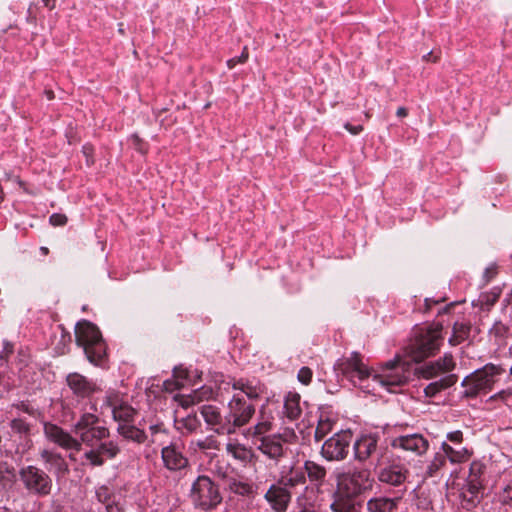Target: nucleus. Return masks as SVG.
Returning <instances> with one entry per match:
<instances>
[{"instance_id": "nucleus-1", "label": "nucleus", "mask_w": 512, "mask_h": 512, "mask_svg": "<svg viewBox=\"0 0 512 512\" xmlns=\"http://www.w3.org/2000/svg\"><path fill=\"white\" fill-rule=\"evenodd\" d=\"M443 323L433 321L425 326H415L412 332L408 353L414 362H422L434 356L443 343Z\"/></svg>"}, {"instance_id": "nucleus-2", "label": "nucleus", "mask_w": 512, "mask_h": 512, "mask_svg": "<svg viewBox=\"0 0 512 512\" xmlns=\"http://www.w3.org/2000/svg\"><path fill=\"white\" fill-rule=\"evenodd\" d=\"M75 340L82 347L87 360L94 366L104 367L108 361L107 345L99 328L82 320L75 327Z\"/></svg>"}, {"instance_id": "nucleus-3", "label": "nucleus", "mask_w": 512, "mask_h": 512, "mask_svg": "<svg viewBox=\"0 0 512 512\" xmlns=\"http://www.w3.org/2000/svg\"><path fill=\"white\" fill-rule=\"evenodd\" d=\"M337 495L355 499L372 490L374 478L368 468H353L336 476Z\"/></svg>"}, {"instance_id": "nucleus-4", "label": "nucleus", "mask_w": 512, "mask_h": 512, "mask_svg": "<svg viewBox=\"0 0 512 512\" xmlns=\"http://www.w3.org/2000/svg\"><path fill=\"white\" fill-rule=\"evenodd\" d=\"M504 372L498 365L486 364L483 368L478 369L466 376L461 385L465 388L462 397L473 399L480 394H486L493 389L496 377Z\"/></svg>"}, {"instance_id": "nucleus-5", "label": "nucleus", "mask_w": 512, "mask_h": 512, "mask_svg": "<svg viewBox=\"0 0 512 512\" xmlns=\"http://www.w3.org/2000/svg\"><path fill=\"white\" fill-rule=\"evenodd\" d=\"M18 480L30 496L47 497L53 489L52 477L45 470L35 466H23L18 471Z\"/></svg>"}, {"instance_id": "nucleus-6", "label": "nucleus", "mask_w": 512, "mask_h": 512, "mask_svg": "<svg viewBox=\"0 0 512 512\" xmlns=\"http://www.w3.org/2000/svg\"><path fill=\"white\" fill-rule=\"evenodd\" d=\"M379 442L380 436L376 433L358 436L352 445L354 460L363 465H374L377 469L387 451Z\"/></svg>"}, {"instance_id": "nucleus-7", "label": "nucleus", "mask_w": 512, "mask_h": 512, "mask_svg": "<svg viewBox=\"0 0 512 512\" xmlns=\"http://www.w3.org/2000/svg\"><path fill=\"white\" fill-rule=\"evenodd\" d=\"M74 433L79 437L81 447L85 445L88 448L95 446L99 441L106 440L110 436L107 427L100 425V419L97 415L89 412L83 413L79 420L74 424Z\"/></svg>"}, {"instance_id": "nucleus-8", "label": "nucleus", "mask_w": 512, "mask_h": 512, "mask_svg": "<svg viewBox=\"0 0 512 512\" xmlns=\"http://www.w3.org/2000/svg\"><path fill=\"white\" fill-rule=\"evenodd\" d=\"M189 497L196 508L204 511L212 510L222 502L218 485L206 475L198 476L193 482Z\"/></svg>"}, {"instance_id": "nucleus-9", "label": "nucleus", "mask_w": 512, "mask_h": 512, "mask_svg": "<svg viewBox=\"0 0 512 512\" xmlns=\"http://www.w3.org/2000/svg\"><path fill=\"white\" fill-rule=\"evenodd\" d=\"M410 376L409 363L396 357L394 360L387 361L382 373L374 375L373 380L389 392H395V388L405 385Z\"/></svg>"}, {"instance_id": "nucleus-10", "label": "nucleus", "mask_w": 512, "mask_h": 512, "mask_svg": "<svg viewBox=\"0 0 512 512\" xmlns=\"http://www.w3.org/2000/svg\"><path fill=\"white\" fill-rule=\"evenodd\" d=\"M353 434L350 430H341L334 433L322 444L320 454L330 462H340L347 458Z\"/></svg>"}, {"instance_id": "nucleus-11", "label": "nucleus", "mask_w": 512, "mask_h": 512, "mask_svg": "<svg viewBox=\"0 0 512 512\" xmlns=\"http://www.w3.org/2000/svg\"><path fill=\"white\" fill-rule=\"evenodd\" d=\"M255 414V406L247 402L243 397L235 394L228 403V411L226 413V419L229 420V434L236 432L238 428H241L249 423L253 415Z\"/></svg>"}, {"instance_id": "nucleus-12", "label": "nucleus", "mask_w": 512, "mask_h": 512, "mask_svg": "<svg viewBox=\"0 0 512 512\" xmlns=\"http://www.w3.org/2000/svg\"><path fill=\"white\" fill-rule=\"evenodd\" d=\"M375 470L380 483L393 487L404 485L410 475L409 469L401 462H391L386 465L381 462Z\"/></svg>"}, {"instance_id": "nucleus-13", "label": "nucleus", "mask_w": 512, "mask_h": 512, "mask_svg": "<svg viewBox=\"0 0 512 512\" xmlns=\"http://www.w3.org/2000/svg\"><path fill=\"white\" fill-rule=\"evenodd\" d=\"M65 381L77 399H90L94 394L102 391L96 381L78 372L69 373Z\"/></svg>"}, {"instance_id": "nucleus-14", "label": "nucleus", "mask_w": 512, "mask_h": 512, "mask_svg": "<svg viewBox=\"0 0 512 512\" xmlns=\"http://www.w3.org/2000/svg\"><path fill=\"white\" fill-rule=\"evenodd\" d=\"M104 405L112 410V417L119 424L134 422L137 411L125 402L118 392H108L104 398Z\"/></svg>"}, {"instance_id": "nucleus-15", "label": "nucleus", "mask_w": 512, "mask_h": 512, "mask_svg": "<svg viewBox=\"0 0 512 512\" xmlns=\"http://www.w3.org/2000/svg\"><path fill=\"white\" fill-rule=\"evenodd\" d=\"M120 453V447L114 441H99L83 455L92 467H101L106 459H114Z\"/></svg>"}, {"instance_id": "nucleus-16", "label": "nucleus", "mask_w": 512, "mask_h": 512, "mask_svg": "<svg viewBox=\"0 0 512 512\" xmlns=\"http://www.w3.org/2000/svg\"><path fill=\"white\" fill-rule=\"evenodd\" d=\"M264 499L273 512H286L292 499V491L279 480L268 488Z\"/></svg>"}, {"instance_id": "nucleus-17", "label": "nucleus", "mask_w": 512, "mask_h": 512, "mask_svg": "<svg viewBox=\"0 0 512 512\" xmlns=\"http://www.w3.org/2000/svg\"><path fill=\"white\" fill-rule=\"evenodd\" d=\"M44 434L49 441L57 444L62 449L75 452L81 451V443H79L78 439L56 424L45 423Z\"/></svg>"}, {"instance_id": "nucleus-18", "label": "nucleus", "mask_w": 512, "mask_h": 512, "mask_svg": "<svg viewBox=\"0 0 512 512\" xmlns=\"http://www.w3.org/2000/svg\"><path fill=\"white\" fill-rule=\"evenodd\" d=\"M391 446L421 456L428 451L429 441L422 434L414 433L393 438Z\"/></svg>"}, {"instance_id": "nucleus-19", "label": "nucleus", "mask_w": 512, "mask_h": 512, "mask_svg": "<svg viewBox=\"0 0 512 512\" xmlns=\"http://www.w3.org/2000/svg\"><path fill=\"white\" fill-rule=\"evenodd\" d=\"M205 423L218 435L229 434V427H231L226 419V415L222 416L220 409L211 404L202 405L199 408Z\"/></svg>"}, {"instance_id": "nucleus-20", "label": "nucleus", "mask_w": 512, "mask_h": 512, "mask_svg": "<svg viewBox=\"0 0 512 512\" xmlns=\"http://www.w3.org/2000/svg\"><path fill=\"white\" fill-rule=\"evenodd\" d=\"M39 456L57 479L64 478L70 473L69 465L60 453L43 449L39 452Z\"/></svg>"}, {"instance_id": "nucleus-21", "label": "nucleus", "mask_w": 512, "mask_h": 512, "mask_svg": "<svg viewBox=\"0 0 512 512\" xmlns=\"http://www.w3.org/2000/svg\"><path fill=\"white\" fill-rule=\"evenodd\" d=\"M164 467L170 471H179L189 465V460L176 445H168L161 450Z\"/></svg>"}, {"instance_id": "nucleus-22", "label": "nucleus", "mask_w": 512, "mask_h": 512, "mask_svg": "<svg viewBox=\"0 0 512 512\" xmlns=\"http://www.w3.org/2000/svg\"><path fill=\"white\" fill-rule=\"evenodd\" d=\"M483 490L484 487L481 480L475 477L468 478L467 484L462 491V507L466 510L476 507L482 498L481 493Z\"/></svg>"}, {"instance_id": "nucleus-23", "label": "nucleus", "mask_w": 512, "mask_h": 512, "mask_svg": "<svg viewBox=\"0 0 512 512\" xmlns=\"http://www.w3.org/2000/svg\"><path fill=\"white\" fill-rule=\"evenodd\" d=\"M283 442L284 440L281 435L261 437L258 449L270 459L279 461L285 456Z\"/></svg>"}, {"instance_id": "nucleus-24", "label": "nucleus", "mask_w": 512, "mask_h": 512, "mask_svg": "<svg viewBox=\"0 0 512 512\" xmlns=\"http://www.w3.org/2000/svg\"><path fill=\"white\" fill-rule=\"evenodd\" d=\"M401 500V496H374L366 502V510L367 512H398Z\"/></svg>"}, {"instance_id": "nucleus-25", "label": "nucleus", "mask_w": 512, "mask_h": 512, "mask_svg": "<svg viewBox=\"0 0 512 512\" xmlns=\"http://www.w3.org/2000/svg\"><path fill=\"white\" fill-rule=\"evenodd\" d=\"M218 475L225 480L227 488L232 493L249 498L256 495V488L252 483L228 476L226 473L219 472Z\"/></svg>"}, {"instance_id": "nucleus-26", "label": "nucleus", "mask_w": 512, "mask_h": 512, "mask_svg": "<svg viewBox=\"0 0 512 512\" xmlns=\"http://www.w3.org/2000/svg\"><path fill=\"white\" fill-rule=\"evenodd\" d=\"M344 372L347 375H357L359 380H363L369 377V370L363 364L361 355L358 352H353L351 357L345 362Z\"/></svg>"}, {"instance_id": "nucleus-27", "label": "nucleus", "mask_w": 512, "mask_h": 512, "mask_svg": "<svg viewBox=\"0 0 512 512\" xmlns=\"http://www.w3.org/2000/svg\"><path fill=\"white\" fill-rule=\"evenodd\" d=\"M458 381V376L456 374H447L441 377L438 380H435L428 384L424 388V394L426 397L432 398L435 397L440 392L452 387Z\"/></svg>"}, {"instance_id": "nucleus-28", "label": "nucleus", "mask_w": 512, "mask_h": 512, "mask_svg": "<svg viewBox=\"0 0 512 512\" xmlns=\"http://www.w3.org/2000/svg\"><path fill=\"white\" fill-rule=\"evenodd\" d=\"M117 433L124 439L133 441L137 444H143L147 440L145 431L131 423L118 424Z\"/></svg>"}, {"instance_id": "nucleus-29", "label": "nucleus", "mask_w": 512, "mask_h": 512, "mask_svg": "<svg viewBox=\"0 0 512 512\" xmlns=\"http://www.w3.org/2000/svg\"><path fill=\"white\" fill-rule=\"evenodd\" d=\"M442 456L447 461L449 460L452 464H461L469 460L471 453L465 447L461 449H455L447 442L441 444Z\"/></svg>"}, {"instance_id": "nucleus-30", "label": "nucleus", "mask_w": 512, "mask_h": 512, "mask_svg": "<svg viewBox=\"0 0 512 512\" xmlns=\"http://www.w3.org/2000/svg\"><path fill=\"white\" fill-rule=\"evenodd\" d=\"M300 400L301 396L294 392H289L285 397L284 415L290 421L297 420L302 414Z\"/></svg>"}, {"instance_id": "nucleus-31", "label": "nucleus", "mask_w": 512, "mask_h": 512, "mask_svg": "<svg viewBox=\"0 0 512 512\" xmlns=\"http://www.w3.org/2000/svg\"><path fill=\"white\" fill-rule=\"evenodd\" d=\"M304 470L309 480L317 487H321L326 479L327 471L326 468L315 461L307 460L304 463Z\"/></svg>"}, {"instance_id": "nucleus-32", "label": "nucleus", "mask_w": 512, "mask_h": 512, "mask_svg": "<svg viewBox=\"0 0 512 512\" xmlns=\"http://www.w3.org/2000/svg\"><path fill=\"white\" fill-rule=\"evenodd\" d=\"M472 325L470 322H454L452 326V335L448 340L451 346H457L466 341L471 333Z\"/></svg>"}, {"instance_id": "nucleus-33", "label": "nucleus", "mask_w": 512, "mask_h": 512, "mask_svg": "<svg viewBox=\"0 0 512 512\" xmlns=\"http://www.w3.org/2000/svg\"><path fill=\"white\" fill-rule=\"evenodd\" d=\"M232 388L241 391L251 400L258 399L263 393V389L260 385L245 379H234Z\"/></svg>"}, {"instance_id": "nucleus-34", "label": "nucleus", "mask_w": 512, "mask_h": 512, "mask_svg": "<svg viewBox=\"0 0 512 512\" xmlns=\"http://www.w3.org/2000/svg\"><path fill=\"white\" fill-rule=\"evenodd\" d=\"M315 493L314 489L305 486L302 492L296 498L297 511H306L314 509Z\"/></svg>"}, {"instance_id": "nucleus-35", "label": "nucleus", "mask_w": 512, "mask_h": 512, "mask_svg": "<svg viewBox=\"0 0 512 512\" xmlns=\"http://www.w3.org/2000/svg\"><path fill=\"white\" fill-rule=\"evenodd\" d=\"M226 451L234 459L239 460L243 463L250 462L253 457L251 449H248L244 445L239 443H228L226 445Z\"/></svg>"}, {"instance_id": "nucleus-36", "label": "nucleus", "mask_w": 512, "mask_h": 512, "mask_svg": "<svg viewBox=\"0 0 512 512\" xmlns=\"http://www.w3.org/2000/svg\"><path fill=\"white\" fill-rule=\"evenodd\" d=\"M212 395V390L209 388L202 387L199 390H195L193 394L188 396H183L182 399H180L179 403L182 407L188 408L192 405L198 404L204 399L210 398Z\"/></svg>"}, {"instance_id": "nucleus-37", "label": "nucleus", "mask_w": 512, "mask_h": 512, "mask_svg": "<svg viewBox=\"0 0 512 512\" xmlns=\"http://www.w3.org/2000/svg\"><path fill=\"white\" fill-rule=\"evenodd\" d=\"M273 427L272 418L266 415H261L260 420L256 425L250 427L248 434L252 437H266L265 434L270 432Z\"/></svg>"}, {"instance_id": "nucleus-38", "label": "nucleus", "mask_w": 512, "mask_h": 512, "mask_svg": "<svg viewBox=\"0 0 512 512\" xmlns=\"http://www.w3.org/2000/svg\"><path fill=\"white\" fill-rule=\"evenodd\" d=\"M353 500L337 495V498L331 503L330 509L333 512H361Z\"/></svg>"}, {"instance_id": "nucleus-39", "label": "nucleus", "mask_w": 512, "mask_h": 512, "mask_svg": "<svg viewBox=\"0 0 512 512\" xmlns=\"http://www.w3.org/2000/svg\"><path fill=\"white\" fill-rule=\"evenodd\" d=\"M334 424L333 420L321 415L314 431L315 442H321L333 430Z\"/></svg>"}, {"instance_id": "nucleus-40", "label": "nucleus", "mask_w": 512, "mask_h": 512, "mask_svg": "<svg viewBox=\"0 0 512 512\" xmlns=\"http://www.w3.org/2000/svg\"><path fill=\"white\" fill-rule=\"evenodd\" d=\"M446 466V460L442 456L441 452L435 453L431 462L427 465L425 471L426 478L437 477L440 471Z\"/></svg>"}, {"instance_id": "nucleus-41", "label": "nucleus", "mask_w": 512, "mask_h": 512, "mask_svg": "<svg viewBox=\"0 0 512 512\" xmlns=\"http://www.w3.org/2000/svg\"><path fill=\"white\" fill-rule=\"evenodd\" d=\"M443 374L446 375L437 361L429 362L419 369V375L424 379H434Z\"/></svg>"}, {"instance_id": "nucleus-42", "label": "nucleus", "mask_w": 512, "mask_h": 512, "mask_svg": "<svg viewBox=\"0 0 512 512\" xmlns=\"http://www.w3.org/2000/svg\"><path fill=\"white\" fill-rule=\"evenodd\" d=\"M290 491L296 488L297 486H306V476L305 472L296 471L292 473L290 476L282 478L280 480Z\"/></svg>"}, {"instance_id": "nucleus-43", "label": "nucleus", "mask_w": 512, "mask_h": 512, "mask_svg": "<svg viewBox=\"0 0 512 512\" xmlns=\"http://www.w3.org/2000/svg\"><path fill=\"white\" fill-rule=\"evenodd\" d=\"M498 498L502 505L512 507V476L504 480Z\"/></svg>"}, {"instance_id": "nucleus-44", "label": "nucleus", "mask_w": 512, "mask_h": 512, "mask_svg": "<svg viewBox=\"0 0 512 512\" xmlns=\"http://www.w3.org/2000/svg\"><path fill=\"white\" fill-rule=\"evenodd\" d=\"M10 428L13 433L20 436H29L31 432V425L22 418H15L10 422Z\"/></svg>"}, {"instance_id": "nucleus-45", "label": "nucleus", "mask_w": 512, "mask_h": 512, "mask_svg": "<svg viewBox=\"0 0 512 512\" xmlns=\"http://www.w3.org/2000/svg\"><path fill=\"white\" fill-rule=\"evenodd\" d=\"M96 498L97 500L102 503L104 506H106L108 503H110L113 499H115L117 496L114 493L112 489H110L106 485H102L96 489Z\"/></svg>"}, {"instance_id": "nucleus-46", "label": "nucleus", "mask_w": 512, "mask_h": 512, "mask_svg": "<svg viewBox=\"0 0 512 512\" xmlns=\"http://www.w3.org/2000/svg\"><path fill=\"white\" fill-rule=\"evenodd\" d=\"M180 423L188 433L195 432L201 426V422L196 415H188Z\"/></svg>"}, {"instance_id": "nucleus-47", "label": "nucleus", "mask_w": 512, "mask_h": 512, "mask_svg": "<svg viewBox=\"0 0 512 512\" xmlns=\"http://www.w3.org/2000/svg\"><path fill=\"white\" fill-rule=\"evenodd\" d=\"M438 363H440L441 368L443 371L447 374H451L450 372L455 369L456 363L454 361V358L452 354L446 353L443 357L436 360Z\"/></svg>"}, {"instance_id": "nucleus-48", "label": "nucleus", "mask_w": 512, "mask_h": 512, "mask_svg": "<svg viewBox=\"0 0 512 512\" xmlns=\"http://www.w3.org/2000/svg\"><path fill=\"white\" fill-rule=\"evenodd\" d=\"M508 327L502 322H495L491 327L489 333L496 339H505L508 335Z\"/></svg>"}, {"instance_id": "nucleus-49", "label": "nucleus", "mask_w": 512, "mask_h": 512, "mask_svg": "<svg viewBox=\"0 0 512 512\" xmlns=\"http://www.w3.org/2000/svg\"><path fill=\"white\" fill-rule=\"evenodd\" d=\"M248 58H249L248 48L244 47L240 56L233 57L227 61V66L229 69H233L237 64L246 63Z\"/></svg>"}, {"instance_id": "nucleus-50", "label": "nucleus", "mask_w": 512, "mask_h": 512, "mask_svg": "<svg viewBox=\"0 0 512 512\" xmlns=\"http://www.w3.org/2000/svg\"><path fill=\"white\" fill-rule=\"evenodd\" d=\"M500 296V292H491L481 295L480 302L482 306H485L487 309L492 307L497 301Z\"/></svg>"}, {"instance_id": "nucleus-51", "label": "nucleus", "mask_w": 512, "mask_h": 512, "mask_svg": "<svg viewBox=\"0 0 512 512\" xmlns=\"http://www.w3.org/2000/svg\"><path fill=\"white\" fill-rule=\"evenodd\" d=\"M173 377L176 379V388L179 389L184 385V380L188 378V370L183 367H175Z\"/></svg>"}, {"instance_id": "nucleus-52", "label": "nucleus", "mask_w": 512, "mask_h": 512, "mask_svg": "<svg viewBox=\"0 0 512 512\" xmlns=\"http://www.w3.org/2000/svg\"><path fill=\"white\" fill-rule=\"evenodd\" d=\"M312 376V370L309 367L304 366L298 371L297 378L303 385H309L312 381Z\"/></svg>"}, {"instance_id": "nucleus-53", "label": "nucleus", "mask_w": 512, "mask_h": 512, "mask_svg": "<svg viewBox=\"0 0 512 512\" xmlns=\"http://www.w3.org/2000/svg\"><path fill=\"white\" fill-rule=\"evenodd\" d=\"M82 153L83 155L85 156L86 158V164L87 166H92L94 164V148L92 145L90 144H85L83 147H82Z\"/></svg>"}, {"instance_id": "nucleus-54", "label": "nucleus", "mask_w": 512, "mask_h": 512, "mask_svg": "<svg viewBox=\"0 0 512 512\" xmlns=\"http://www.w3.org/2000/svg\"><path fill=\"white\" fill-rule=\"evenodd\" d=\"M49 222L52 226H64L67 223V217L64 214L54 213L50 216Z\"/></svg>"}, {"instance_id": "nucleus-55", "label": "nucleus", "mask_w": 512, "mask_h": 512, "mask_svg": "<svg viewBox=\"0 0 512 512\" xmlns=\"http://www.w3.org/2000/svg\"><path fill=\"white\" fill-rule=\"evenodd\" d=\"M15 470L13 467H7L5 472L0 471V483L12 482L15 478Z\"/></svg>"}, {"instance_id": "nucleus-56", "label": "nucleus", "mask_w": 512, "mask_h": 512, "mask_svg": "<svg viewBox=\"0 0 512 512\" xmlns=\"http://www.w3.org/2000/svg\"><path fill=\"white\" fill-rule=\"evenodd\" d=\"M106 512H124V506L117 497L105 506Z\"/></svg>"}, {"instance_id": "nucleus-57", "label": "nucleus", "mask_w": 512, "mask_h": 512, "mask_svg": "<svg viewBox=\"0 0 512 512\" xmlns=\"http://www.w3.org/2000/svg\"><path fill=\"white\" fill-rule=\"evenodd\" d=\"M498 274V269L495 264L490 265L487 267L484 271L483 278L485 280V283H489L496 275Z\"/></svg>"}, {"instance_id": "nucleus-58", "label": "nucleus", "mask_w": 512, "mask_h": 512, "mask_svg": "<svg viewBox=\"0 0 512 512\" xmlns=\"http://www.w3.org/2000/svg\"><path fill=\"white\" fill-rule=\"evenodd\" d=\"M447 440L453 444H461L463 442V432L456 430L447 434Z\"/></svg>"}, {"instance_id": "nucleus-59", "label": "nucleus", "mask_w": 512, "mask_h": 512, "mask_svg": "<svg viewBox=\"0 0 512 512\" xmlns=\"http://www.w3.org/2000/svg\"><path fill=\"white\" fill-rule=\"evenodd\" d=\"M215 440L212 437H207L204 440H198L196 446L201 450L214 448Z\"/></svg>"}, {"instance_id": "nucleus-60", "label": "nucleus", "mask_w": 512, "mask_h": 512, "mask_svg": "<svg viewBox=\"0 0 512 512\" xmlns=\"http://www.w3.org/2000/svg\"><path fill=\"white\" fill-rule=\"evenodd\" d=\"M482 474V465L480 463L473 462L470 466V474L468 478H478L480 480V475Z\"/></svg>"}, {"instance_id": "nucleus-61", "label": "nucleus", "mask_w": 512, "mask_h": 512, "mask_svg": "<svg viewBox=\"0 0 512 512\" xmlns=\"http://www.w3.org/2000/svg\"><path fill=\"white\" fill-rule=\"evenodd\" d=\"M13 406L29 415H34V413H35V409L33 407H31L29 404H27L26 402H20Z\"/></svg>"}, {"instance_id": "nucleus-62", "label": "nucleus", "mask_w": 512, "mask_h": 512, "mask_svg": "<svg viewBox=\"0 0 512 512\" xmlns=\"http://www.w3.org/2000/svg\"><path fill=\"white\" fill-rule=\"evenodd\" d=\"M344 127L352 135H358L359 133H361L363 131L362 125H352L350 123H346L344 125Z\"/></svg>"}, {"instance_id": "nucleus-63", "label": "nucleus", "mask_w": 512, "mask_h": 512, "mask_svg": "<svg viewBox=\"0 0 512 512\" xmlns=\"http://www.w3.org/2000/svg\"><path fill=\"white\" fill-rule=\"evenodd\" d=\"M149 430L152 435H156L157 433H166V429L162 423L151 425Z\"/></svg>"}, {"instance_id": "nucleus-64", "label": "nucleus", "mask_w": 512, "mask_h": 512, "mask_svg": "<svg viewBox=\"0 0 512 512\" xmlns=\"http://www.w3.org/2000/svg\"><path fill=\"white\" fill-rule=\"evenodd\" d=\"M36 10H37V7L34 6V5H30L29 8H28V17H27V19L31 23H35L36 22V18H37Z\"/></svg>"}]
</instances>
